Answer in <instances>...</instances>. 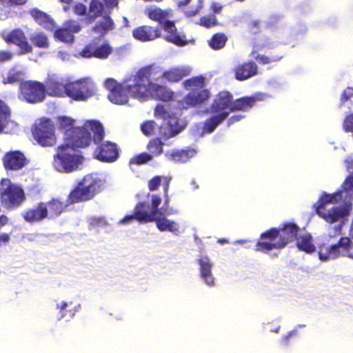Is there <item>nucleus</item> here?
Segmentation results:
<instances>
[{"mask_svg":"<svg viewBox=\"0 0 353 353\" xmlns=\"http://www.w3.org/2000/svg\"><path fill=\"white\" fill-rule=\"evenodd\" d=\"M128 79L126 78L124 84L119 83L113 79H108L105 82L106 88L110 91L108 97L113 103L123 105L128 101V95L127 92H131L127 88ZM132 96V94H130Z\"/></svg>","mask_w":353,"mask_h":353,"instance_id":"12","label":"nucleus"},{"mask_svg":"<svg viewBox=\"0 0 353 353\" xmlns=\"http://www.w3.org/2000/svg\"><path fill=\"white\" fill-rule=\"evenodd\" d=\"M11 111L9 106L0 99V132H3L4 129L10 122Z\"/></svg>","mask_w":353,"mask_h":353,"instance_id":"40","label":"nucleus"},{"mask_svg":"<svg viewBox=\"0 0 353 353\" xmlns=\"http://www.w3.org/2000/svg\"><path fill=\"white\" fill-rule=\"evenodd\" d=\"M234 103L233 95L228 90L219 92L210 108V112L214 115L206 119L202 127L203 134H210L221 124L229 116Z\"/></svg>","mask_w":353,"mask_h":353,"instance_id":"4","label":"nucleus"},{"mask_svg":"<svg viewBox=\"0 0 353 353\" xmlns=\"http://www.w3.org/2000/svg\"><path fill=\"white\" fill-rule=\"evenodd\" d=\"M104 6L99 0H91L89 8L88 14L85 19L88 24L93 23L96 19L100 17L103 11Z\"/></svg>","mask_w":353,"mask_h":353,"instance_id":"38","label":"nucleus"},{"mask_svg":"<svg viewBox=\"0 0 353 353\" xmlns=\"http://www.w3.org/2000/svg\"><path fill=\"white\" fill-rule=\"evenodd\" d=\"M255 59L261 64H268L271 62L279 61L282 58V55H275L267 57L264 54H257Z\"/></svg>","mask_w":353,"mask_h":353,"instance_id":"52","label":"nucleus"},{"mask_svg":"<svg viewBox=\"0 0 353 353\" xmlns=\"http://www.w3.org/2000/svg\"><path fill=\"white\" fill-rule=\"evenodd\" d=\"M20 94L28 103H36L42 101L46 97L45 86L43 83L35 81H26L20 83Z\"/></svg>","mask_w":353,"mask_h":353,"instance_id":"11","label":"nucleus"},{"mask_svg":"<svg viewBox=\"0 0 353 353\" xmlns=\"http://www.w3.org/2000/svg\"><path fill=\"white\" fill-rule=\"evenodd\" d=\"M95 94L94 85L85 80L67 83L66 94L74 101H85Z\"/></svg>","mask_w":353,"mask_h":353,"instance_id":"13","label":"nucleus"},{"mask_svg":"<svg viewBox=\"0 0 353 353\" xmlns=\"http://www.w3.org/2000/svg\"><path fill=\"white\" fill-rule=\"evenodd\" d=\"M297 335V330H294L292 331L289 332L286 335L283 336V341L285 343H288V341L290 338L292 336H295Z\"/></svg>","mask_w":353,"mask_h":353,"instance_id":"64","label":"nucleus"},{"mask_svg":"<svg viewBox=\"0 0 353 353\" xmlns=\"http://www.w3.org/2000/svg\"><path fill=\"white\" fill-rule=\"evenodd\" d=\"M234 77L239 81L247 80L258 73V66L253 61L238 64L234 68Z\"/></svg>","mask_w":353,"mask_h":353,"instance_id":"24","label":"nucleus"},{"mask_svg":"<svg viewBox=\"0 0 353 353\" xmlns=\"http://www.w3.org/2000/svg\"><path fill=\"white\" fill-rule=\"evenodd\" d=\"M152 159V154L147 152H142L132 157L130 159L129 163L130 164L142 165L147 163Z\"/></svg>","mask_w":353,"mask_h":353,"instance_id":"47","label":"nucleus"},{"mask_svg":"<svg viewBox=\"0 0 353 353\" xmlns=\"http://www.w3.org/2000/svg\"><path fill=\"white\" fill-rule=\"evenodd\" d=\"M352 210V204L345 203L343 205L332 207L330 210L325 208H316V213L329 223L339 222L341 227L347 221Z\"/></svg>","mask_w":353,"mask_h":353,"instance_id":"10","label":"nucleus"},{"mask_svg":"<svg viewBox=\"0 0 353 353\" xmlns=\"http://www.w3.org/2000/svg\"><path fill=\"white\" fill-rule=\"evenodd\" d=\"M223 8V6H222L221 3L218 2H212L211 3L210 9L212 12H213L212 14H220L221 12V10Z\"/></svg>","mask_w":353,"mask_h":353,"instance_id":"59","label":"nucleus"},{"mask_svg":"<svg viewBox=\"0 0 353 353\" xmlns=\"http://www.w3.org/2000/svg\"><path fill=\"white\" fill-rule=\"evenodd\" d=\"M28 0H0V19L4 20L17 15V12L11 10L12 7L23 6Z\"/></svg>","mask_w":353,"mask_h":353,"instance_id":"31","label":"nucleus"},{"mask_svg":"<svg viewBox=\"0 0 353 353\" xmlns=\"http://www.w3.org/2000/svg\"><path fill=\"white\" fill-rule=\"evenodd\" d=\"M132 35L137 40L142 42L153 41L161 37V28L148 25L141 26L132 30Z\"/></svg>","mask_w":353,"mask_h":353,"instance_id":"22","label":"nucleus"},{"mask_svg":"<svg viewBox=\"0 0 353 353\" xmlns=\"http://www.w3.org/2000/svg\"><path fill=\"white\" fill-rule=\"evenodd\" d=\"M348 245H350V237H341L337 243L329 248L326 254H323L319 252V259L326 261L329 257L336 258L345 253L347 254Z\"/></svg>","mask_w":353,"mask_h":353,"instance_id":"25","label":"nucleus"},{"mask_svg":"<svg viewBox=\"0 0 353 353\" xmlns=\"http://www.w3.org/2000/svg\"><path fill=\"white\" fill-rule=\"evenodd\" d=\"M343 130L345 132H353V112L347 114L342 123Z\"/></svg>","mask_w":353,"mask_h":353,"instance_id":"55","label":"nucleus"},{"mask_svg":"<svg viewBox=\"0 0 353 353\" xmlns=\"http://www.w3.org/2000/svg\"><path fill=\"white\" fill-rule=\"evenodd\" d=\"M163 145L164 143L160 138L151 139L147 145V149L149 151L148 154H152V158L161 155L163 152Z\"/></svg>","mask_w":353,"mask_h":353,"instance_id":"41","label":"nucleus"},{"mask_svg":"<svg viewBox=\"0 0 353 353\" xmlns=\"http://www.w3.org/2000/svg\"><path fill=\"white\" fill-rule=\"evenodd\" d=\"M150 216L152 217V222H155L156 226L159 231H170L173 233L178 232L177 224L174 221L167 219L165 216H154L152 214Z\"/></svg>","mask_w":353,"mask_h":353,"instance_id":"36","label":"nucleus"},{"mask_svg":"<svg viewBox=\"0 0 353 353\" xmlns=\"http://www.w3.org/2000/svg\"><path fill=\"white\" fill-rule=\"evenodd\" d=\"M345 163H346V169L350 173H353V156L348 157Z\"/></svg>","mask_w":353,"mask_h":353,"instance_id":"62","label":"nucleus"},{"mask_svg":"<svg viewBox=\"0 0 353 353\" xmlns=\"http://www.w3.org/2000/svg\"><path fill=\"white\" fill-rule=\"evenodd\" d=\"M163 180V176H155L148 181V189L150 191L153 192L157 190L161 185Z\"/></svg>","mask_w":353,"mask_h":353,"instance_id":"56","label":"nucleus"},{"mask_svg":"<svg viewBox=\"0 0 353 353\" xmlns=\"http://www.w3.org/2000/svg\"><path fill=\"white\" fill-rule=\"evenodd\" d=\"M54 35L56 39L64 43H71L74 39V35L64 26L56 30Z\"/></svg>","mask_w":353,"mask_h":353,"instance_id":"43","label":"nucleus"},{"mask_svg":"<svg viewBox=\"0 0 353 353\" xmlns=\"http://www.w3.org/2000/svg\"><path fill=\"white\" fill-rule=\"evenodd\" d=\"M73 10L75 14L83 16L86 14L87 8L82 3H77L73 8Z\"/></svg>","mask_w":353,"mask_h":353,"instance_id":"58","label":"nucleus"},{"mask_svg":"<svg viewBox=\"0 0 353 353\" xmlns=\"http://www.w3.org/2000/svg\"><path fill=\"white\" fill-rule=\"evenodd\" d=\"M22 80V72L19 70H16L14 68L10 69L7 77L3 78L2 83L3 84H14L20 82Z\"/></svg>","mask_w":353,"mask_h":353,"instance_id":"44","label":"nucleus"},{"mask_svg":"<svg viewBox=\"0 0 353 353\" xmlns=\"http://www.w3.org/2000/svg\"><path fill=\"white\" fill-rule=\"evenodd\" d=\"M105 6L108 9H112L115 7H117L119 5V0H103Z\"/></svg>","mask_w":353,"mask_h":353,"instance_id":"63","label":"nucleus"},{"mask_svg":"<svg viewBox=\"0 0 353 353\" xmlns=\"http://www.w3.org/2000/svg\"><path fill=\"white\" fill-rule=\"evenodd\" d=\"M114 28L113 20L109 15H105L92 28V30L103 37L108 31L114 30Z\"/></svg>","mask_w":353,"mask_h":353,"instance_id":"37","label":"nucleus"},{"mask_svg":"<svg viewBox=\"0 0 353 353\" xmlns=\"http://www.w3.org/2000/svg\"><path fill=\"white\" fill-rule=\"evenodd\" d=\"M161 28L167 32V34L164 37L167 41L179 46H183L187 44L185 37L181 36L178 33L174 21L170 20L166 21L165 24Z\"/></svg>","mask_w":353,"mask_h":353,"instance_id":"27","label":"nucleus"},{"mask_svg":"<svg viewBox=\"0 0 353 353\" xmlns=\"http://www.w3.org/2000/svg\"><path fill=\"white\" fill-rule=\"evenodd\" d=\"M43 205L46 211V219L54 220L58 218L65 210L67 205L57 198H52Z\"/></svg>","mask_w":353,"mask_h":353,"instance_id":"28","label":"nucleus"},{"mask_svg":"<svg viewBox=\"0 0 353 353\" xmlns=\"http://www.w3.org/2000/svg\"><path fill=\"white\" fill-rule=\"evenodd\" d=\"M191 68L188 66H177L171 68L163 72L162 78L170 83H174L179 82L184 77L190 75Z\"/></svg>","mask_w":353,"mask_h":353,"instance_id":"30","label":"nucleus"},{"mask_svg":"<svg viewBox=\"0 0 353 353\" xmlns=\"http://www.w3.org/2000/svg\"><path fill=\"white\" fill-rule=\"evenodd\" d=\"M1 37L8 44H13L19 47L21 54L32 52V48L28 43L25 32L21 28L13 29L7 34H2Z\"/></svg>","mask_w":353,"mask_h":353,"instance_id":"18","label":"nucleus"},{"mask_svg":"<svg viewBox=\"0 0 353 353\" xmlns=\"http://www.w3.org/2000/svg\"><path fill=\"white\" fill-rule=\"evenodd\" d=\"M103 139L96 143L97 148L94 150V158L103 163H113L119 157V150L117 143Z\"/></svg>","mask_w":353,"mask_h":353,"instance_id":"14","label":"nucleus"},{"mask_svg":"<svg viewBox=\"0 0 353 353\" xmlns=\"http://www.w3.org/2000/svg\"><path fill=\"white\" fill-rule=\"evenodd\" d=\"M2 161L6 171H18L29 163V160L20 150L7 152L3 157Z\"/></svg>","mask_w":353,"mask_h":353,"instance_id":"17","label":"nucleus"},{"mask_svg":"<svg viewBox=\"0 0 353 353\" xmlns=\"http://www.w3.org/2000/svg\"><path fill=\"white\" fill-rule=\"evenodd\" d=\"M71 305L72 303H68L65 301H62L59 305H57V309L59 310V312L61 313V316L59 319L65 317H67L68 319L74 317L76 312V310L74 308H68L70 306H71Z\"/></svg>","mask_w":353,"mask_h":353,"instance_id":"45","label":"nucleus"},{"mask_svg":"<svg viewBox=\"0 0 353 353\" xmlns=\"http://www.w3.org/2000/svg\"><path fill=\"white\" fill-rule=\"evenodd\" d=\"M157 125L153 120L144 121L141 125V129L142 132L146 136H151L154 133Z\"/></svg>","mask_w":353,"mask_h":353,"instance_id":"50","label":"nucleus"},{"mask_svg":"<svg viewBox=\"0 0 353 353\" xmlns=\"http://www.w3.org/2000/svg\"><path fill=\"white\" fill-rule=\"evenodd\" d=\"M149 206L145 201L139 202L134 207L132 214L125 215L119 223L120 224H128L134 221L139 223H147L152 222V217L148 214Z\"/></svg>","mask_w":353,"mask_h":353,"instance_id":"20","label":"nucleus"},{"mask_svg":"<svg viewBox=\"0 0 353 353\" xmlns=\"http://www.w3.org/2000/svg\"><path fill=\"white\" fill-rule=\"evenodd\" d=\"M144 13L150 20L157 22L161 27L172 17V10H162L156 6L146 8Z\"/></svg>","mask_w":353,"mask_h":353,"instance_id":"26","label":"nucleus"},{"mask_svg":"<svg viewBox=\"0 0 353 353\" xmlns=\"http://www.w3.org/2000/svg\"><path fill=\"white\" fill-rule=\"evenodd\" d=\"M151 197V211H148V214H152L154 216H161L166 215H171L175 214L176 212L172 208H159L161 199L158 194H152Z\"/></svg>","mask_w":353,"mask_h":353,"instance_id":"34","label":"nucleus"},{"mask_svg":"<svg viewBox=\"0 0 353 353\" xmlns=\"http://www.w3.org/2000/svg\"><path fill=\"white\" fill-rule=\"evenodd\" d=\"M203 7V0H198L197 5L190 10L185 12V15L188 17H191L198 14Z\"/></svg>","mask_w":353,"mask_h":353,"instance_id":"57","label":"nucleus"},{"mask_svg":"<svg viewBox=\"0 0 353 353\" xmlns=\"http://www.w3.org/2000/svg\"><path fill=\"white\" fill-rule=\"evenodd\" d=\"M228 40V37L223 32H216L212 34L208 41V46L214 50H219L223 48Z\"/></svg>","mask_w":353,"mask_h":353,"instance_id":"39","label":"nucleus"},{"mask_svg":"<svg viewBox=\"0 0 353 353\" xmlns=\"http://www.w3.org/2000/svg\"><path fill=\"white\" fill-rule=\"evenodd\" d=\"M0 199L1 203L8 209L19 207L26 199L23 190L10 179H3L1 181Z\"/></svg>","mask_w":353,"mask_h":353,"instance_id":"8","label":"nucleus"},{"mask_svg":"<svg viewBox=\"0 0 353 353\" xmlns=\"http://www.w3.org/2000/svg\"><path fill=\"white\" fill-rule=\"evenodd\" d=\"M279 234L277 228H271L261 234L255 250L262 252H268L273 250H281L280 241L278 238Z\"/></svg>","mask_w":353,"mask_h":353,"instance_id":"16","label":"nucleus"},{"mask_svg":"<svg viewBox=\"0 0 353 353\" xmlns=\"http://www.w3.org/2000/svg\"><path fill=\"white\" fill-rule=\"evenodd\" d=\"M30 15L34 19L35 22L45 29L53 30L56 27L54 20L46 12L34 8L28 11Z\"/></svg>","mask_w":353,"mask_h":353,"instance_id":"29","label":"nucleus"},{"mask_svg":"<svg viewBox=\"0 0 353 353\" xmlns=\"http://www.w3.org/2000/svg\"><path fill=\"white\" fill-rule=\"evenodd\" d=\"M99 39H93L87 44L79 52L80 55L86 59L97 58L105 59L112 52V48L107 42L99 44Z\"/></svg>","mask_w":353,"mask_h":353,"instance_id":"15","label":"nucleus"},{"mask_svg":"<svg viewBox=\"0 0 353 353\" xmlns=\"http://www.w3.org/2000/svg\"><path fill=\"white\" fill-rule=\"evenodd\" d=\"M341 190L343 192L352 193L353 192V173H350L346 176L344 181L341 185Z\"/></svg>","mask_w":353,"mask_h":353,"instance_id":"54","label":"nucleus"},{"mask_svg":"<svg viewBox=\"0 0 353 353\" xmlns=\"http://www.w3.org/2000/svg\"><path fill=\"white\" fill-rule=\"evenodd\" d=\"M105 181L92 174L84 176L71 190L67 197L68 204L83 203L93 199L103 190Z\"/></svg>","mask_w":353,"mask_h":353,"instance_id":"5","label":"nucleus"},{"mask_svg":"<svg viewBox=\"0 0 353 353\" xmlns=\"http://www.w3.org/2000/svg\"><path fill=\"white\" fill-rule=\"evenodd\" d=\"M63 26L71 32L72 34L79 32L82 27L79 21L74 19H68L63 23Z\"/></svg>","mask_w":353,"mask_h":353,"instance_id":"51","label":"nucleus"},{"mask_svg":"<svg viewBox=\"0 0 353 353\" xmlns=\"http://www.w3.org/2000/svg\"><path fill=\"white\" fill-rule=\"evenodd\" d=\"M12 57V54L9 51L0 50V63L8 61Z\"/></svg>","mask_w":353,"mask_h":353,"instance_id":"60","label":"nucleus"},{"mask_svg":"<svg viewBox=\"0 0 353 353\" xmlns=\"http://www.w3.org/2000/svg\"><path fill=\"white\" fill-rule=\"evenodd\" d=\"M353 98V86H348L345 88L340 97L339 108L345 106L347 103Z\"/></svg>","mask_w":353,"mask_h":353,"instance_id":"49","label":"nucleus"},{"mask_svg":"<svg viewBox=\"0 0 353 353\" xmlns=\"http://www.w3.org/2000/svg\"><path fill=\"white\" fill-rule=\"evenodd\" d=\"M46 208L43 205V201L37 203L36 205L26 209L21 213V217L23 220L30 224L39 223L46 219Z\"/></svg>","mask_w":353,"mask_h":353,"instance_id":"23","label":"nucleus"},{"mask_svg":"<svg viewBox=\"0 0 353 353\" xmlns=\"http://www.w3.org/2000/svg\"><path fill=\"white\" fill-rule=\"evenodd\" d=\"M198 263L200 265V274L201 278L208 285H214V281L212 274V264L208 256H201L198 259Z\"/></svg>","mask_w":353,"mask_h":353,"instance_id":"33","label":"nucleus"},{"mask_svg":"<svg viewBox=\"0 0 353 353\" xmlns=\"http://www.w3.org/2000/svg\"><path fill=\"white\" fill-rule=\"evenodd\" d=\"M58 122L59 129L65 130V138H67L68 132L75 128L73 126L74 121L66 117H59Z\"/></svg>","mask_w":353,"mask_h":353,"instance_id":"48","label":"nucleus"},{"mask_svg":"<svg viewBox=\"0 0 353 353\" xmlns=\"http://www.w3.org/2000/svg\"><path fill=\"white\" fill-rule=\"evenodd\" d=\"M46 94L52 97H63L66 94L67 83L54 75L48 76L43 83Z\"/></svg>","mask_w":353,"mask_h":353,"instance_id":"21","label":"nucleus"},{"mask_svg":"<svg viewBox=\"0 0 353 353\" xmlns=\"http://www.w3.org/2000/svg\"><path fill=\"white\" fill-rule=\"evenodd\" d=\"M243 118H244V116L241 114L232 115L228 119V125L230 126L234 123L240 121Z\"/></svg>","mask_w":353,"mask_h":353,"instance_id":"61","label":"nucleus"},{"mask_svg":"<svg viewBox=\"0 0 353 353\" xmlns=\"http://www.w3.org/2000/svg\"><path fill=\"white\" fill-rule=\"evenodd\" d=\"M343 199V190H339L332 194L323 192L319 198L318 202L314 205V208H325V205L329 203H337Z\"/></svg>","mask_w":353,"mask_h":353,"instance_id":"35","label":"nucleus"},{"mask_svg":"<svg viewBox=\"0 0 353 353\" xmlns=\"http://www.w3.org/2000/svg\"><path fill=\"white\" fill-rule=\"evenodd\" d=\"M279 234L278 238L281 248H284L289 243L296 240V246L301 251L309 253V236L297 237L299 227L290 222L284 223L280 228H277Z\"/></svg>","mask_w":353,"mask_h":353,"instance_id":"9","label":"nucleus"},{"mask_svg":"<svg viewBox=\"0 0 353 353\" xmlns=\"http://www.w3.org/2000/svg\"><path fill=\"white\" fill-rule=\"evenodd\" d=\"M261 21L259 19H253L247 23V30L250 34L256 35L261 32Z\"/></svg>","mask_w":353,"mask_h":353,"instance_id":"53","label":"nucleus"},{"mask_svg":"<svg viewBox=\"0 0 353 353\" xmlns=\"http://www.w3.org/2000/svg\"><path fill=\"white\" fill-rule=\"evenodd\" d=\"M32 135L34 140L41 147H52L57 143L55 127L49 118L39 119L32 127Z\"/></svg>","mask_w":353,"mask_h":353,"instance_id":"7","label":"nucleus"},{"mask_svg":"<svg viewBox=\"0 0 353 353\" xmlns=\"http://www.w3.org/2000/svg\"><path fill=\"white\" fill-rule=\"evenodd\" d=\"M268 94L263 92H255L250 96H245L234 100L231 112H248L254 107L257 103L264 101Z\"/></svg>","mask_w":353,"mask_h":353,"instance_id":"19","label":"nucleus"},{"mask_svg":"<svg viewBox=\"0 0 353 353\" xmlns=\"http://www.w3.org/2000/svg\"><path fill=\"white\" fill-rule=\"evenodd\" d=\"M197 24L205 28H210L218 26L219 21L216 15L211 14L208 16L201 17Z\"/></svg>","mask_w":353,"mask_h":353,"instance_id":"46","label":"nucleus"},{"mask_svg":"<svg viewBox=\"0 0 353 353\" xmlns=\"http://www.w3.org/2000/svg\"><path fill=\"white\" fill-rule=\"evenodd\" d=\"M183 87L189 92L177 101L176 107L180 110H187L205 103L211 94L205 87V78L202 76L192 77L183 82Z\"/></svg>","mask_w":353,"mask_h":353,"instance_id":"3","label":"nucleus"},{"mask_svg":"<svg viewBox=\"0 0 353 353\" xmlns=\"http://www.w3.org/2000/svg\"><path fill=\"white\" fill-rule=\"evenodd\" d=\"M159 72V67L150 64L141 68L135 74L130 75L127 88L132 97L141 101H145L150 97L165 102L171 101L174 95L173 91L165 85L152 82Z\"/></svg>","mask_w":353,"mask_h":353,"instance_id":"2","label":"nucleus"},{"mask_svg":"<svg viewBox=\"0 0 353 353\" xmlns=\"http://www.w3.org/2000/svg\"><path fill=\"white\" fill-rule=\"evenodd\" d=\"M105 131L101 123L96 120L86 121L83 125L72 128L68 132L63 143L56 148L53 157L54 167L59 172L70 173L82 163L83 157L75 153L78 148L97 143L104 139Z\"/></svg>","mask_w":353,"mask_h":353,"instance_id":"1","label":"nucleus"},{"mask_svg":"<svg viewBox=\"0 0 353 353\" xmlns=\"http://www.w3.org/2000/svg\"><path fill=\"white\" fill-rule=\"evenodd\" d=\"M34 46L40 48H46L49 46L48 37L43 32L35 33L30 37Z\"/></svg>","mask_w":353,"mask_h":353,"instance_id":"42","label":"nucleus"},{"mask_svg":"<svg viewBox=\"0 0 353 353\" xmlns=\"http://www.w3.org/2000/svg\"><path fill=\"white\" fill-rule=\"evenodd\" d=\"M154 115L156 118L163 119V123L159 128V134L165 139L176 136L185 127L180 123L179 118L174 113L168 112L162 104L156 105Z\"/></svg>","mask_w":353,"mask_h":353,"instance_id":"6","label":"nucleus"},{"mask_svg":"<svg viewBox=\"0 0 353 353\" xmlns=\"http://www.w3.org/2000/svg\"><path fill=\"white\" fill-rule=\"evenodd\" d=\"M195 154V150L186 148L184 149H174L170 154H167L166 156H168L170 160L174 163H185L194 157Z\"/></svg>","mask_w":353,"mask_h":353,"instance_id":"32","label":"nucleus"}]
</instances>
